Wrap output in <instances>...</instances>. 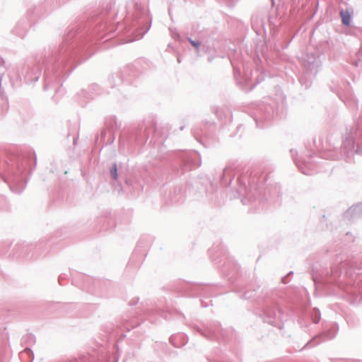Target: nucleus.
<instances>
[{
  "mask_svg": "<svg viewBox=\"0 0 362 362\" xmlns=\"http://www.w3.org/2000/svg\"><path fill=\"white\" fill-rule=\"evenodd\" d=\"M341 20L344 24L349 25L351 20L350 14L347 11L341 12Z\"/></svg>",
  "mask_w": 362,
  "mask_h": 362,
  "instance_id": "nucleus-1",
  "label": "nucleus"
},
{
  "mask_svg": "<svg viewBox=\"0 0 362 362\" xmlns=\"http://www.w3.org/2000/svg\"><path fill=\"white\" fill-rule=\"evenodd\" d=\"M110 173H111V175L112 177L116 180L117 178V166L116 165H114L112 168V169L110 170Z\"/></svg>",
  "mask_w": 362,
  "mask_h": 362,
  "instance_id": "nucleus-2",
  "label": "nucleus"
},
{
  "mask_svg": "<svg viewBox=\"0 0 362 362\" xmlns=\"http://www.w3.org/2000/svg\"><path fill=\"white\" fill-rule=\"evenodd\" d=\"M190 42H191L192 45L194 47H198L199 46V42H198L190 40Z\"/></svg>",
  "mask_w": 362,
  "mask_h": 362,
  "instance_id": "nucleus-3",
  "label": "nucleus"
}]
</instances>
